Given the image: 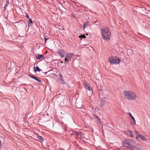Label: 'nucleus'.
Listing matches in <instances>:
<instances>
[{"label":"nucleus","mask_w":150,"mask_h":150,"mask_svg":"<svg viewBox=\"0 0 150 150\" xmlns=\"http://www.w3.org/2000/svg\"><path fill=\"white\" fill-rule=\"evenodd\" d=\"M101 31L103 39L105 40H109L111 34L109 28L107 27H103L101 28Z\"/></svg>","instance_id":"nucleus-1"},{"label":"nucleus","mask_w":150,"mask_h":150,"mask_svg":"<svg viewBox=\"0 0 150 150\" xmlns=\"http://www.w3.org/2000/svg\"><path fill=\"white\" fill-rule=\"evenodd\" d=\"M123 93L125 98L129 100H134L137 97L135 94L132 91H125Z\"/></svg>","instance_id":"nucleus-2"},{"label":"nucleus","mask_w":150,"mask_h":150,"mask_svg":"<svg viewBox=\"0 0 150 150\" xmlns=\"http://www.w3.org/2000/svg\"><path fill=\"white\" fill-rule=\"evenodd\" d=\"M109 61L111 64H119L120 62V59L116 57H110L109 59Z\"/></svg>","instance_id":"nucleus-3"},{"label":"nucleus","mask_w":150,"mask_h":150,"mask_svg":"<svg viewBox=\"0 0 150 150\" xmlns=\"http://www.w3.org/2000/svg\"><path fill=\"white\" fill-rule=\"evenodd\" d=\"M57 53L61 57H63L65 56L64 52L62 49L59 50L57 52Z\"/></svg>","instance_id":"nucleus-4"},{"label":"nucleus","mask_w":150,"mask_h":150,"mask_svg":"<svg viewBox=\"0 0 150 150\" xmlns=\"http://www.w3.org/2000/svg\"><path fill=\"white\" fill-rule=\"evenodd\" d=\"M84 86L86 89L90 91L92 90V88L90 86L89 84L88 83H85L84 84Z\"/></svg>","instance_id":"nucleus-5"},{"label":"nucleus","mask_w":150,"mask_h":150,"mask_svg":"<svg viewBox=\"0 0 150 150\" xmlns=\"http://www.w3.org/2000/svg\"><path fill=\"white\" fill-rule=\"evenodd\" d=\"M73 56V54L72 53H69L66 56V57L68 60H70L71 57Z\"/></svg>","instance_id":"nucleus-6"},{"label":"nucleus","mask_w":150,"mask_h":150,"mask_svg":"<svg viewBox=\"0 0 150 150\" xmlns=\"http://www.w3.org/2000/svg\"><path fill=\"white\" fill-rule=\"evenodd\" d=\"M105 98H102L100 100V106L101 107L103 106L105 103Z\"/></svg>","instance_id":"nucleus-7"},{"label":"nucleus","mask_w":150,"mask_h":150,"mask_svg":"<svg viewBox=\"0 0 150 150\" xmlns=\"http://www.w3.org/2000/svg\"><path fill=\"white\" fill-rule=\"evenodd\" d=\"M124 145L127 147L128 148L129 147L130 144L129 143V142L127 140H126L124 142Z\"/></svg>","instance_id":"nucleus-8"},{"label":"nucleus","mask_w":150,"mask_h":150,"mask_svg":"<svg viewBox=\"0 0 150 150\" xmlns=\"http://www.w3.org/2000/svg\"><path fill=\"white\" fill-rule=\"evenodd\" d=\"M79 134H78V136L77 137L82 138H84V134L83 133L80 132H79Z\"/></svg>","instance_id":"nucleus-9"},{"label":"nucleus","mask_w":150,"mask_h":150,"mask_svg":"<svg viewBox=\"0 0 150 150\" xmlns=\"http://www.w3.org/2000/svg\"><path fill=\"white\" fill-rule=\"evenodd\" d=\"M146 9L144 7H140L139 8V11L142 13H145Z\"/></svg>","instance_id":"nucleus-10"},{"label":"nucleus","mask_w":150,"mask_h":150,"mask_svg":"<svg viewBox=\"0 0 150 150\" xmlns=\"http://www.w3.org/2000/svg\"><path fill=\"white\" fill-rule=\"evenodd\" d=\"M34 69L35 72H36V71H42V69H40L39 67H34Z\"/></svg>","instance_id":"nucleus-11"},{"label":"nucleus","mask_w":150,"mask_h":150,"mask_svg":"<svg viewBox=\"0 0 150 150\" xmlns=\"http://www.w3.org/2000/svg\"><path fill=\"white\" fill-rule=\"evenodd\" d=\"M128 148H129L131 150H135L137 149V148L135 146H134L132 145L131 144L130 145Z\"/></svg>","instance_id":"nucleus-12"},{"label":"nucleus","mask_w":150,"mask_h":150,"mask_svg":"<svg viewBox=\"0 0 150 150\" xmlns=\"http://www.w3.org/2000/svg\"><path fill=\"white\" fill-rule=\"evenodd\" d=\"M58 81L62 84H65V82L62 78V79H58Z\"/></svg>","instance_id":"nucleus-13"},{"label":"nucleus","mask_w":150,"mask_h":150,"mask_svg":"<svg viewBox=\"0 0 150 150\" xmlns=\"http://www.w3.org/2000/svg\"><path fill=\"white\" fill-rule=\"evenodd\" d=\"M89 23V22L88 21H87L83 25V28L84 29L85 28H86L88 25Z\"/></svg>","instance_id":"nucleus-14"},{"label":"nucleus","mask_w":150,"mask_h":150,"mask_svg":"<svg viewBox=\"0 0 150 150\" xmlns=\"http://www.w3.org/2000/svg\"><path fill=\"white\" fill-rule=\"evenodd\" d=\"M139 138L141 139L143 141H145L146 140V139L145 138V137L143 136L142 135H139V136L138 137Z\"/></svg>","instance_id":"nucleus-15"},{"label":"nucleus","mask_w":150,"mask_h":150,"mask_svg":"<svg viewBox=\"0 0 150 150\" xmlns=\"http://www.w3.org/2000/svg\"><path fill=\"white\" fill-rule=\"evenodd\" d=\"M37 138L41 142H43V138L41 136H39L38 135Z\"/></svg>","instance_id":"nucleus-16"},{"label":"nucleus","mask_w":150,"mask_h":150,"mask_svg":"<svg viewBox=\"0 0 150 150\" xmlns=\"http://www.w3.org/2000/svg\"><path fill=\"white\" fill-rule=\"evenodd\" d=\"M129 115L134 121V122H133V125H135L136 124V122H135V121L134 118L132 115V114H131V113H129Z\"/></svg>","instance_id":"nucleus-17"},{"label":"nucleus","mask_w":150,"mask_h":150,"mask_svg":"<svg viewBox=\"0 0 150 150\" xmlns=\"http://www.w3.org/2000/svg\"><path fill=\"white\" fill-rule=\"evenodd\" d=\"M36 57L37 59H41V54H37Z\"/></svg>","instance_id":"nucleus-18"},{"label":"nucleus","mask_w":150,"mask_h":150,"mask_svg":"<svg viewBox=\"0 0 150 150\" xmlns=\"http://www.w3.org/2000/svg\"><path fill=\"white\" fill-rule=\"evenodd\" d=\"M127 132L128 133L130 134V136L131 137H133V134L132 133V132L131 131H127Z\"/></svg>","instance_id":"nucleus-19"},{"label":"nucleus","mask_w":150,"mask_h":150,"mask_svg":"<svg viewBox=\"0 0 150 150\" xmlns=\"http://www.w3.org/2000/svg\"><path fill=\"white\" fill-rule=\"evenodd\" d=\"M8 3H9V0H6V4L5 5V6H4V10H5V8L7 6H8Z\"/></svg>","instance_id":"nucleus-20"},{"label":"nucleus","mask_w":150,"mask_h":150,"mask_svg":"<svg viewBox=\"0 0 150 150\" xmlns=\"http://www.w3.org/2000/svg\"><path fill=\"white\" fill-rule=\"evenodd\" d=\"M94 117L98 120V122H100V120L97 116L95 115Z\"/></svg>","instance_id":"nucleus-21"},{"label":"nucleus","mask_w":150,"mask_h":150,"mask_svg":"<svg viewBox=\"0 0 150 150\" xmlns=\"http://www.w3.org/2000/svg\"><path fill=\"white\" fill-rule=\"evenodd\" d=\"M79 132H74L73 134L74 135H76L77 137H78V134H79Z\"/></svg>","instance_id":"nucleus-22"},{"label":"nucleus","mask_w":150,"mask_h":150,"mask_svg":"<svg viewBox=\"0 0 150 150\" xmlns=\"http://www.w3.org/2000/svg\"><path fill=\"white\" fill-rule=\"evenodd\" d=\"M135 133L136 134V135L138 137L139 136V135H140V134L137 131V130H135Z\"/></svg>","instance_id":"nucleus-23"},{"label":"nucleus","mask_w":150,"mask_h":150,"mask_svg":"<svg viewBox=\"0 0 150 150\" xmlns=\"http://www.w3.org/2000/svg\"><path fill=\"white\" fill-rule=\"evenodd\" d=\"M33 79L39 82H41V81L39 79L35 77Z\"/></svg>","instance_id":"nucleus-24"},{"label":"nucleus","mask_w":150,"mask_h":150,"mask_svg":"<svg viewBox=\"0 0 150 150\" xmlns=\"http://www.w3.org/2000/svg\"><path fill=\"white\" fill-rule=\"evenodd\" d=\"M79 37L81 38H85L86 37L84 35H81L79 36Z\"/></svg>","instance_id":"nucleus-25"},{"label":"nucleus","mask_w":150,"mask_h":150,"mask_svg":"<svg viewBox=\"0 0 150 150\" xmlns=\"http://www.w3.org/2000/svg\"><path fill=\"white\" fill-rule=\"evenodd\" d=\"M33 23V21H32V20L31 19H29V21H28V24H29V23L31 24V23Z\"/></svg>","instance_id":"nucleus-26"},{"label":"nucleus","mask_w":150,"mask_h":150,"mask_svg":"<svg viewBox=\"0 0 150 150\" xmlns=\"http://www.w3.org/2000/svg\"><path fill=\"white\" fill-rule=\"evenodd\" d=\"M59 77L60 79H62V76L61 73H59Z\"/></svg>","instance_id":"nucleus-27"},{"label":"nucleus","mask_w":150,"mask_h":150,"mask_svg":"<svg viewBox=\"0 0 150 150\" xmlns=\"http://www.w3.org/2000/svg\"><path fill=\"white\" fill-rule=\"evenodd\" d=\"M28 76L30 77H31V78H32L33 79H34V78L35 77V76H33V75H30V74Z\"/></svg>","instance_id":"nucleus-28"},{"label":"nucleus","mask_w":150,"mask_h":150,"mask_svg":"<svg viewBox=\"0 0 150 150\" xmlns=\"http://www.w3.org/2000/svg\"><path fill=\"white\" fill-rule=\"evenodd\" d=\"M26 18H28L29 19H30V18L29 16L28 15H26Z\"/></svg>","instance_id":"nucleus-29"},{"label":"nucleus","mask_w":150,"mask_h":150,"mask_svg":"<svg viewBox=\"0 0 150 150\" xmlns=\"http://www.w3.org/2000/svg\"><path fill=\"white\" fill-rule=\"evenodd\" d=\"M44 39L45 40V43L46 42V41L48 39L45 38V37L44 38Z\"/></svg>","instance_id":"nucleus-30"},{"label":"nucleus","mask_w":150,"mask_h":150,"mask_svg":"<svg viewBox=\"0 0 150 150\" xmlns=\"http://www.w3.org/2000/svg\"><path fill=\"white\" fill-rule=\"evenodd\" d=\"M44 58V57L43 55H41V59L42 58L43 59Z\"/></svg>","instance_id":"nucleus-31"},{"label":"nucleus","mask_w":150,"mask_h":150,"mask_svg":"<svg viewBox=\"0 0 150 150\" xmlns=\"http://www.w3.org/2000/svg\"><path fill=\"white\" fill-rule=\"evenodd\" d=\"M67 58H65V61H67V62H68V61H67Z\"/></svg>","instance_id":"nucleus-32"},{"label":"nucleus","mask_w":150,"mask_h":150,"mask_svg":"<svg viewBox=\"0 0 150 150\" xmlns=\"http://www.w3.org/2000/svg\"><path fill=\"white\" fill-rule=\"evenodd\" d=\"M47 53V51H46V52H45V54H46V53Z\"/></svg>","instance_id":"nucleus-33"},{"label":"nucleus","mask_w":150,"mask_h":150,"mask_svg":"<svg viewBox=\"0 0 150 150\" xmlns=\"http://www.w3.org/2000/svg\"><path fill=\"white\" fill-rule=\"evenodd\" d=\"M86 35H88V34H86Z\"/></svg>","instance_id":"nucleus-34"},{"label":"nucleus","mask_w":150,"mask_h":150,"mask_svg":"<svg viewBox=\"0 0 150 150\" xmlns=\"http://www.w3.org/2000/svg\"><path fill=\"white\" fill-rule=\"evenodd\" d=\"M61 63H62V62H61Z\"/></svg>","instance_id":"nucleus-35"}]
</instances>
